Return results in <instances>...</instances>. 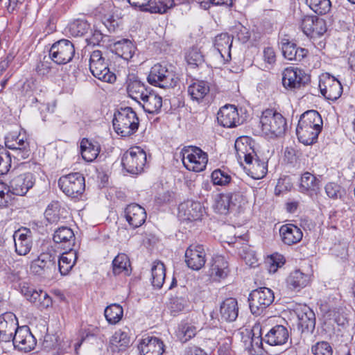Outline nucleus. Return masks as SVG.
<instances>
[{"label": "nucleus", "instance_id": "16", "mask_svg": "<svg viewBox=\"0 0 355 355\" xmlns=\"http://www.w3.org/2000/svg\"><path fill=\"white\" fill-rule=\"evenodd\" d=\"M184 257L187 266L193 270H199L206 262V253L202 245H191L187 249Z\"/></svg>", "mask_w": 355, "mask_h": 355}, {"label": "nucleus", "instance_id": "1", "mask_svg": "<svg viewBox=\"0 0 355 355\" xmlns=\"http://www.w3.org/2000/svg\"><path fill=\"white\" fill-rule=\"evenodd\" d=\"M322 117L317 111L305 112L302 114L296 128L299 141L305 145L313 144L322 130Z\"/></svg>", "mask_w": 355, "mask_h": 355}, {"label": "nucleus", "instance_id": "47", "mask_svg": "<svg viewBox=\"0 0 355 355\" xmlns=\"http://www.w3.org/2000/svg\"><path fill=\"white\" fill-rule=\"evenodd\" d=\"M123 310L121 305L113 304L105 309V317L110 324H115L122 318Z\"/></svg>", "mask_w": 355, "mask_h": 355}, {"label": "nucleus", "instance_id": "26", "mask_svg": "<svg viewBox=\"0 0 355 355\" xmlns=\"http://www.w3.org/2000/svg\"><path fill=\"white\" fill-rule=\"evenodd\" d=\"M230 272L229 264L225 257L216 256L211 260L209 269V276L215 281H219L227 277Z\"/></svg>", "mask_w": 355, "mask_h": 355}, {"label": "nucleus", "instance_id": "10", "mask_svg": "<svg viewBox=\"0 0 355 355\" xmlns=\"http://www.w3.org/2000/svg\"><path fill=\"white\" fill-rule=\"evenodd\" d=\"M121 163L128 173L139 174L143 171L146 165V154L139 146L132 147L123 154Z\"/></svg>", "mask_w": 355, "mask_h": 355}, {"label": "nucleus", "instance_id": "31", "mask_svg": "<svg viewBox=\"0 0 355 355\" xmlns=\"http://www.w3.org/2000/svg\"><path fill=\"white\" fill-rule=\"evenodd\" d=\"M139 103L145 112L150 114L158 113L162 106V98L155 92H148Z\"/></svg>", "mask_w": 355, "mask_h": 355}, {"label": "nucleus", "instance_id": "50", "mask_svg": "<svg viewBox=\"0 0 355 355\" xmlns=\"http://www.w3.org/2000/svg\"><path fill=\"white\" fill-rule=\"evenodd\" d=\"M186 60L189 65L198 67L204 62V56L199 49L192 47L186 54Z\"/></svg>", "mask_w": 355, "mask_h": 355}, {"label": "nucleus", "instance_id": "52", "mask_svg": "<svg viewBox=\"0 0 355 355\" xmlns=\"http://www.w3.org/2000/svg\"><path fill=\"white\" fill-rule=\"evenodd\" d=\"M89 24L83 20H76L69 26V32L74 37L83 36L87 33Z\"/></svg>", "mask_w": 355, "mask_h": 355}, {"label": "nucleus", "instance_id": "53", "mask_svg": "<svg viewBox=\"0 0 355 355\" xmlns=\"http://www.w3.org/2000/svg\"><path fill=\"white\" fill-rule=\"evenodd\" d=\"M196 334V328L191 325H182L178 329L177 336L180 342L185 343Z\"/></svg>", "mask_w": 355, "mask_h": 355}, {"label": "nucleus", "instance_id": "13", "mask_svg": "<svg viewBox=\"0 0 355 355\" xmlns=\"http://www.w3.org/2000/svg\"><path fill=\"white\" fill-rule=\"evenodd\" d=\"M14 347L20 351L29 352L33 350L37 343L36 339L28 326H21L16 329L11 340Z\"/></svg>", "mask_w": 355, "mask_h": 355}, {"label": "nucleus", "instance_id": "15", "mask_svg": "<svg viewBox=\"0 0 355 355\" xmlns=\"http://www.w3.org/2000/svg\"><path fill=\"white\" fill-rule=\"evenodd\" d=\"M13 239L15 252L18 255L28 254L33 247V233L26 227H21L14 232Z\"/></svg>", "mask_w": 355, "mask_h": 355}, {"label": "nucleus", "instance_id": "43", "mask_svg": "<svg viewBox=\"0 0 355 355\" xmlns=\"http://www.w3.org/2000/svg\"><path fill=\"white\" fill-rule=\"evenodd\" d=\"M114 48L116 54L126 60L132 58L135 50V46L129 40H123L115 42Z\"/></svg>", "mask_w": 355, "mask_h": 355}, {"label": "nucleus", "instance_id": "12", "mask_svg": "<svg viewBox=\"0 0 355 355\" xmlns=\"http://www.w3.org/2000/svg\"><path fill=\"white\" fill-rule=\"evenodd\" d=\"M319 88L322 95L330 101L337 100L343 93V87L340 81L328 73L320 76Z\"/></svg>", "mask_w": 355, "mask_h": 355}, {"label": "nucleus", "instance_id": "36", "mask_svg": "<svg viewBox=\"0 0 355 355\" xmlns=\"http://www.w3.org/2000/svg\"><path fill=\"white\" fill-rule=\"evenodd\" d=\"M126 89L128 96L138 103L148 92L145 85L135 77L128 79Z\"/></svg>", "mask_w": 355, "mask_h": 355}, {"label": "nucleus", "instance_id": "34", "mask_svg": "<svg viewBox=\"0 0 355 355\" xmlns=\"http://www.w3.org/2000/svg\"><path fill=\"white\" fill-rule=\"evenodd\" d=\"M77 259V252L71 248L62 254L60 258L57 259L58 269L62 275H66L71 271Z\"/></svg>", "mask_w": 355, "mask_h": 355}, {"label": "nucleus", "instance_id": "11", "mask_svg": "<svg viewBox=\"0 0 355 355\" xmlns=\"http://www.w3.org/2000/svg\"><path fill=\"white\" fill-rule=\"evenodd\" d=\"M75 54V47L71 42L62 39L57 41L49 50L50 58L56 64H65L69 62Z\"/></svg>", "mask_w": 355, "mask_h": 355}, {"label": "nucleus", "instance_id": "54", "mask_svg": "<svg viewBox=\"0 0 355 355\" xmlns=\"http://www.w3.org/2000/svg\"><path fill=\"white\" fill-rule=\"evenodd\" d=\"M211 177L214 184L216 185L225 186L231 181V176L220 169L214 170Z\"/></svg>", "mask_w": 355, "mask_h": 355}, {"label": "nucleus", "instance_id": "4", "mask_svg": "<svg viewBox=\"0 0 355 355\" xmlns=\"http://www.w3.org/2000/svg\"><path fill=\"white\" fill-rule=\"evenodd\" d=\"M178 80L174 67L168 64H155L148 76L150 85L164 89L175 87Z\"/></svg>", "mask_w": 355, "mask_h": 355}, {"label": "nucleus", "instance_id": "61", "mask_svg": "<svg viewBox=\"0 0 355 355\" xmlns=\"http://www.w3.org/2000/svg\"><path fill=\"white\" fill-rule=\"evenodd\" d=\"M218 355H233L234 352L232 349V339L225 338L219 343V347L217 351Z\"/></svg>", "mask_w": 355, "mask_h": 355}, {"label": "nucleus", "instance_id": "35", "mask_svg": "<svg viewBox=\"0 0 355 355\" xmlns=\"http://www.w3.org/2000/svg\"><path fill=\"white\" fill-rule=\"evenodd\" d=\"M248 165L249 175L255 180H260L266 176L268 171L267 163L261 160L257 155L252 156L249 162H245Z\"/></svg>", "mask_w": 355, "mask_h": 355}, {"label": "nucleus", "instance_id": "38", "mask_svg": "<svg viewBox=\"0 0 355 355\" xmlns=\"http://www.w3.org/2000/svg\"><path fill=\"white\" fill-rule=\"evenodd\" d=\"M209 84L204 80H196L188 87V94L193 101L200 102L209 92Z\"/></svg>", "mask_w": 355, "mask_h": 355}, {"label": "nucleus", "instance_id": "6", "mask_svg": "<svg viewBox=\"0 0 355 355\" xmlns=\"http://www.w3.org/2000/svg\"><path fill=\"white\" fill-rule=\"evenodd\" d=\"M181 156L184 167L189 171L200 172L206 168L208 162L207 154L198 147H184L181 150Z\"/></svg>", "mask_w": 355, "mask_h": 355}, {"label": "nucleus", "instance_id": "24", "mask_svg": "<svg viewBox=\"0 0 355 355\" xmlns=\"http://www.w3.org/2000/svg\"><path fill=\"white\" fill-rule=\"evenodd\" d=\"M284 57L290 60L300 62L304 58L308 51L303 48H297L296 44L291 43L288 39L282 38L279 43Z\"/></svg>", "mask_w": 355, "mask_h": 355}, {"label": "nucleus", "instance_id": "21", "mask_svg": "<svg viewBox=\"0 0 355 355\" xmlns=\"http://www.w3.org/2000/svg\"><path fill=\"white\" fill-rule=\"evenodd\" d=\"M298 319V329L302 333L313 331L315 325V316L312 309L306 305H300L295 309Z\"/></svg>", "mask_w": 355, "mask_h": 355}, {"label": "nucleus", "instance_id": "23", "mask_svg": "<svg viewBox=\"0 0 355 355\" xmlns=\"http://www.w3.org/2000/svg\"><path fill=\"white\" fill-rule=\"evenodd\" d=\"M217 120L219 124L226 128H233L239 124V116L234 105L222 107L218 114Z\"/></svg>", "mask_w": 355, "mask_h": 355}, {"label": "nucleus", "instance_id": "57", "mask_svg": "<svg viewBox=\"0 0 355 355\" xmlns=\"http://www.w3.org/2000/svg\"><path fill=\"white\" fill-rule=\"evenodd\" d=\"M11 190L9 185L0 182V208L6 207L10 199Z\"/></svg>", "mask_w": 355, "mask_h": 355}, {"label": "nucleus", "instance_id": "60", "mask_svg": "<svg viewBox=\"0 0 355 355\" xmlns=\"http://www.w3.org/2000/svg\"><path fill=\"white\" fill-rule=\"evenodd\" d=\"M216 209L220 214H226L231 208L230 205L228 196L227 194H220L218 196L216 202Z\"/></svg>", "mask_w": 355, "mask_h": 355}, {"label": "nucleus", "instance_id": "17", "mask_svg": "<svg viewBox=\"0 0 355 355\" xmlns=\"http://www.w3.org/2000/svg\"><path fill=\"white\" fill-rule=\"evenodd\" d=\"M18 326L16 315L6 312L0 315V340L3 342L11 341Z\"/></svg>", "mask_w": 355, "mask_h": 355}, {"label": "nucleus", "instance_id": "8", "mask_svg": "<svg viewBox=\"0 0 355 355\" xmlns=\"http://www.w3.org/2000/svg\"><path fill=\"white\" fill-rule=\"evenodd\" d=\"M58 186L68 197L78 198L85 191V178L79 173L62 175L58 180Z\"/></svg>", "mask_w": 355, "mask_h": 355}, {"label": "nucleus", "instance_id": "37", "mask_svg": "<svg viewBox=\"0 0 355 355\" xmlns=\"http://www.w3.org/2000/svg\"><path fill=\"white\" fill-rule=\"evenodd\" d=\"M232 44V39L227 33H221L216 36L214 46L220 56L228 61L231 58L230 49Z\"/></svg>", "mask_w": 355, "mask_h": 355}, {"label": "nucleus", "instance_id": "27", "mask_svg": "<svg viewBox=\"0 0 355 355\" xmlns=\"http://www.w3.org/2000/svg\"><path fill=\"white\" fill-rule=\"evenodd\" d=\"M127 221L133 228L140 227L146 220V213L145 209L138 204H130L125 210Z\"/></svg>", "mask_w": 355, "mask_h": 355}, {"label": "nucleus", "instance_id": "64", "mask_svg": "<svg viewBox=\"0 0 355 355\" xmlns=\"http://www.w3.org/2000/svg\"><path fill=\"white\" fill-rule=\"evenodd\" d=\"M51 63L44 60L37 65L36 71L40 76H46L51 72Z\"/></svg>", "mask_w": 355, "mask_h": 355}, {"label": "nucleus", "instance_id": "30", "mask_svg": "<svg viewBox=\"0 0 355 355\" xmlns=\"http://www.w3.org/2000/svg\"><path fill=\"white\" fill-rule=\"evenodd\" d=\"M234 147L238 158H243L245 162H249L252 156H256L255 151L251 145V139L249 137L238 138L235 141Z\"/></svg>", "mask_w": 355, "mask_h": 355}, {"label": "nucleus", "instance_id": "25", "mask_svg": "<svg viewBox=\"0 0 355 355\" xmlns=\"http://www.w3.org/2000/svg\"><path fill=\"white\" fill-rule=\"evenodd\" d=\"M163 342L156 337L147 336L138 345L140 355H162L164 352Z\"/></svg>", "mask_w": 355, "mask_h": 355}, {"label": "nucleus", "instance_id": "9", "mask_svg": "<svg viewBox=\"0 0 355 355\" xmlns=\"http://www.w3.org/2000/svg\"><path fill=\"white\" fill-rule=\"evenodd\" d=\"M273 291L266 287L252 291L249 295V306L253 315H259L274 301Z\"/></svg>", "mask_w": 355, "mask_h": 355}, {"label": "nucleus", "instance_id": "58", "mask_svg": "<svg viewBox=\"0 0 355 355\" xmlns=\"http://www.w3.org/2000/svg\"><path fill=\"white\" fill-rule=\"evenodd\" d=\"M285 263V259L282 255H272L267 261L268 270L270 273L277 272L278 268L282 267Z\"/></svg>", "mask_w": 355, "mask_h": 355}, {"label": "nucleus", "instance_id": "42", "mask_svg": "<svg viewBox=\"0 0 355 355\" xmlns=\"http://www.w3.org/2000/svg\"><path fill=\"white\" fill-rule=\"evenodd\" d=\"M66 211L60 207L58 201L51 202L44 212L46 220L51 224H58L62 218V216Z\"/></svg>", "mask_w": 355, "mask_h": 355}, {"label": "nucleus", "instance_id": "46", "mask_svg": "<svg viewBox=\"0 0 355 355\" xmlns=\"http://www.w3.org/2000/svg\"><path fill=\"white\" fill-rule=\"evenodd\" d=\"M80 150L83 158L88 162L94 161L99 153L98 146L92 144L87 139L81 141Z\"/></svg>", "mask_w": 355, "mask_h": 355}, {"label": "nucleus", "instance_id": "29", "mask_svg": "<svg viewBox=\"0 0 355 355\" xmlns=\"http://www.w3.org/2000/svg\"><path fill=\"white\" fill-rule=\"evenodd\" d=\"M288 337V331L284 326L276 325L265 335L264 340L272 346L283 345Z\"/></svg>", "mask_w": 355, "mask_h": 355}, {"label": "nucleus", "instance_id": "32", "mask_svg": "<svg viewBox=\"0 0 355 355\" xmlns=\"http://www.w3.org/2000/svg\"><path fill=\"white\" fill-rule=\"evenodd\" d=\"M311 282V277L300 270L291 272L286 278L287 286L292 290L300 291L306 287Z\"/></svg>", "mask_w": 355, "mask_h": 355}, {"label": "nucleus", "instance_id": "51", "mask_svg": "<svg viewBox=\"0 0 355 355\" xmlns=\"http://www.w3.org/2000/svg\"><path fill=\"white\" fill-rule=\"evenodd\" d=\"M44 291L42 290H36L33 287L27 284H23L21 286V293L31 303L35 304L37 302V298H40L41 293Z\"/></svg>", "mask_w": 355, "mask_h": 355}, {"label": "nucleus", "instance_id": "2", "mask_svg": "<svg viewBox=\"0 0 355 355\" xmlns=\"http://www.w3.org/2000/svg\"><path fill=\"white\" fill-rule=\"evenodd\" d=\"M262 132L268 136L281 137L287 129L286 119L273 109H266L260 117Z\"/></svg>", "mask_w": 355, "mask_h": 355}, {"label": "nucleus", "instance_id": "40", "mask_svg": "<svg viewBox=\"0 0 355 355\" xmlns=\"http://www.w3.org/2000/svg\"><path fill=\"white\" fill-rule=\"evenodd\" d=\"M95 67H96V70L94 68L90 69V71L94 77L109 83H113L116 80V77L115 74L110 71L105 60L98 63Z\"/></svg>", "mask_w": 355, "mask_h": 355}, {"label": "nucleus", "instance_id": "14", "mask_svg": "<svg viewBox=\"0 0 355 355\" xmlns=\"http://www.w3.org/2000/svg\"><path fill=\"white\" fill-rule=\"evenodd\" d=\"M309 81V76L297 68H286L283 71L282 83L285 88L295 89L300 88Z\"/></svg>", "mask_w": 355, "mask_h": 355}, {"label": "nucleus", "instance_id": "59", "mask_svg": "<svg viewBox=\"0 0 355 355\" xmlns=\"http://www.w3.org/2000/svg\"><path fill=\"white\" fill-rule=\"evenodd\" d=\"M324 189L327 195L331 198L337 199L340 198L343 194L340 186L334 182L327 184Z\"/></svg>", "mask_w": 355, "mask_h": 355}, {"label": "nucleus", "instance_id": "56", "mask_svg": "<svg viewBox=\"0 0 355 355\" xmlns=\"http://www.w3.org/2000/svg\"><path fill=\"white\" fill-rule=\"evenodd\" d=\"M314 355H332L333 349L329 343L322 341L317 343L311 348Z\"/></svg>", "mask_w": 355, "mask_h": 355}, {"label": "nucleus", "instance_id": "28", "mask_svg": "<svg viewBox=\"0 0 355 355\" xmlns=\"http://www.w3.org/2000/svg\"><path fill=\"white\" fill-rule=\"evenodd\" d=\"M279 234L283 243L288 245L299 243L303 237L302 230L293 224L282 225L280 227Z\"/></svg>", "mask_w": 355, "mask_h": 355}, {"label": "nucleus", "instance_id": "41", "mask_svg": "<svg viewBox=\"0 0 355 355\" xmlns=\"http://www.w3.org/2000/svg\"><path fill=\"white\" fill-rule=\"evenodd\" d=\"M53 239L55 243H67L68 247H71L74 244L75 236L71 228L62 226L55 231Z\"/></svg>", "mask_w": 355, "mask_h": 355}, {"label": "nucleus", "instance_id": "49", "mask_svg": "<svg viewBox=\"0 0 355 355\" xmlns=\"http://www.w3.org/2000/svg\"><path fill=\"white\" fill-rule=\"evenodd\" d=\"M306 4L318 15H325L331 9L330 0H306Z\"/></svg>", "mask_w": 355, "mask_h": 355}, {"label": "nucleus", "instance_id": "18", "mask_svg": "<svg viewBox=\"0 0 355 355\" xmlns=\"http://www.w3.org/2000/svg\"><path fill=\"white\" fill-rule=\"evenodd\" d=\"M301 28L304 33L311 37H320L327 31L325 21L315 16H305Z\"/></svg>", "mask_w": 355, "mask_h": 355}, {"label": "nucleus", "instance_id": "44", "mask_svg": "<svg viewBox=\"0 0 355 355\" xmlns=\"http://www.w3.org/2000/svg\"><path fill=\"white\" fill-rule=\"evenodd\" d=\"M151 282L154 287L160 288L165 280V266L159 261L153 262L151 269Z\"/></svg>", "mask_w": 355, "mask_h": 355}, {"label": "nucleus", "instance_id": "55", "mask_svg": "<svg viewBox=\"0 0 355 355\" xmlns=\"http://www.w3.org/2000/svg\"><path fill=\"white\" fill-rule=\"evenodd\" d=\"M10 153L5 149L0 148V175L6 174L8 172L11 166Z\"/></svg>", "mask_w": 355, "mask_h": 355}, {"label": "nucleus", "instance_id": "48", "mask_svg": "<svg viewBox=\"0 0 355 355\" xmlns=\"http://www.w3.org/2000/svg\"><path fill=\"white\" fill-rule=\"evenodd\" d=\"M174 6V0H159L158 1L150 2L148 7L145 8V10L152 13L163 14Z\"/></svg>", "mask_w": 355, "mask_h": 355}, {"label": "nucleus", "instance_id": "20", "mask_svg": "<svg viewBox=\"0 0 355 355\" xmlns=\"http://www.w3.org/2000/svg\"><path fill=\"white\" fill-rule=\"evenodd\" d=\"M202 207L200 202L187 200L180 204L178 217L182 220H197L202 216Z\"/></svg>", "mask_w": 355, "mask_h": 355}, {"label": "nucleus", "instance_id": "19", "mask_svg": "<svg viewBox=\"0 0 355 355\" xmlns=\"http://www.w3.org/2000/svg\"><path fill=\"white\" fill-rule=\"evenodd\" d=\"M35 181V177L31 173H25L15 177L9 184L11 193L20 196H24L33 187Z\"/></svg>", "mask_w": 355, "mask_h": 355}, {"label": "nucleus", "instance_id": "22", "mask_svg": "<svg viewBox=\"0 0 355 355\" xmlns=\"http://www.w3.org/2000/svg\"><path fill=\"white\" fill-rule=\"evenodd\" d=\"M320 180L309 172L304 173L300 178L299 191L311 198L317 196L320 191Z\"/></svg>", "mask_w": 355, "mask_h": 355}, {"label": "nucleus", "instance_id": "45", "mask_svg": "<svg viewBox=\"0 0 355 355\" xmlns=\"http://www.w3.org/2000/svg\"><path fill=\"white\" fill-rule=\"evenodd\" d=\"M130 260L125 254H119L112 261V270L114 275L124 273L125 275H129L130 271Z\"/></svg>", "mask_w": 355, "mask_h": 355}, {"label": "nucleus", "instance_id": "5", "mask_svg": "<svg viewBox=\"0 0 355 355\" xmlns=\"http://www.w3.org/2000/svg\"><path fill=\"white\" fill-rule=\"evenodd\" d=\"M5 145L12 150L10 153L17 162L26 159L31 155L30 144L25 135L9 132L5 137Z\"/></svg>", "mask_w": 355, "mask_h": 355}, {"label": "nucleus", "instance_id": "39", "mask_svg": "<svg viewBox=\"0 0 355 355\" xmlns=\"http://www.w3.org/2000/svg\"><path fill=\"white\" fill-rule=\"evenodd\" d=\"M130 343L128 333L121 330L116 331L110 338L109 347L112 352L125 350Z\"/></svg>", "mask_w": 355, "mask_h": 355}, {"label": "nucleus", "instance_id": "3", "mask_svg": "<svg viewBox=\"0 0 355 355\" xmlns=\"http://www.w3.org/2000/svg\"><path fill=\"white\" fill-rule=\"evenodd\" d=\"M112 123L115 132L121 137L133 135L139 127V119L129 107L121 108L115 113Z\"/></svg>", "mask_w": 355, "mask_h": 355}, {"label": "nucleus", "instance_id": "62", "mask_svg": "<svg viewBox=\"0 0 355 355\" xmlns=\"http://www.w3.org/2000/svg\"><path fill=\"white\" fill-rule=\"evenodd\" d=\"M37 300L35 305L41 310L47 309L52 304L51 297L46 292L41 293V296Z\"/></svg>", "mask_w": 355, "mask_h": 355}, {"label": "nucleus", "instance_id": "63", "mask_svg": "<svg viewBox=\"0 0 355 355\" xmlns=\"http://www.w3.org/2000/svg\"><path fill=\"white\" fill-rule=\"evenodd\" d=\"M231 208L234 207H241L242 202L245 200L243 196L240 193H232L227 194Z\"/></svg>", "mask_w": 355, "mask_h": 355}, {"label": "nucleus", "instance_id": "7", "mask_svg": "<svg viewBox=\"0 0 355 355\" xmlns=\"http://www.w3.org/2000/svg\"><path fill=\"white\" fill-rule=\"evenodd\" d=\"M58 257L50 250L40 254L30 264V271L35 275L47 277L56 270Z\"/></svg>", "mask_w": 355, "mask_h": 355}, {"label": "nucleus", "instance_id": "33", "mask_svg": "<svg viewBox=\"0 0 355 355\" xmlns=\"http://www.w3.org/2000/svg\"><path fill=\"white\" fill-rule=\"evenodd\" d=\"M238 314V303L235 298H227L222 302L220 307V315L222 320L233 322L237 318Z\"/></svg>", "mask_w": 355, "mask_h": 355}]
</instances>
